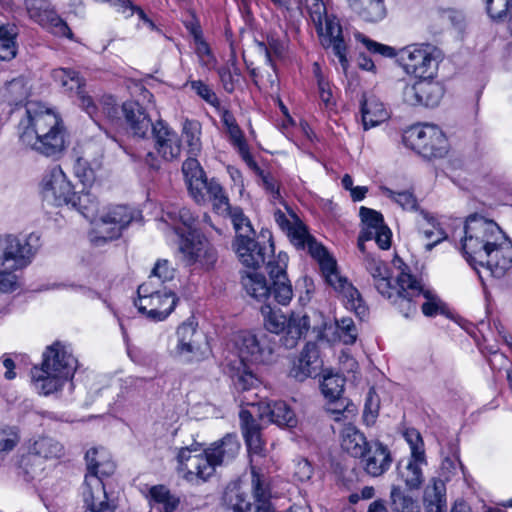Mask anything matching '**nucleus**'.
I'll list each match as a JSON object with an SVG mask.
<instances>
[{
  "label": "nucleus",
  "mask_w": 512,
  "mask_h": 512,
  "mask_svg": "<svg viewBox=\"0 0 512 512\" xmlns=\"http://www.w3.org/2000/svg\"><path fill=\"white\" fill-rule=\"evenodd\" d=\"M21 143L49 158H59L67 148V133L62 119L38 102H29L18 123Z\"/></svg>",
  "instance_id": "f257e3e1"
},
{
  "label": "nucleus",
  "mask_w": 512,
  "mask_h": 512,
  "mask_svg": "<svg viewBox=\"0 0 512 512\" xmlns=\"http://www.w3.org/2000/svg\"><path fill=\"white\" fill-rule=\"evenodd\" d=\"M79 211L93 223L90 237L96 245L119 238L139 215L127 205H111L100 210L97 200L88 193L79 197Z\"/></svg>",
  "instance_id": "f03ea898"
},
{
  "label": "nucleus",
  "mask_w": 512,
  "mask_h": 512,
  "mask_svg": "<svg viewBox=\"0 0 512 512\" xmlns=\"http://www.w3.org/2000/svg\"><path fill=\"white\" fill-rule=\"evenodd\" d=\"M77 369V359L70 345L56 341L43 353L42 366L33 367L31 377L35 389L43 395L57 392L71 379Z\"/></svg>",
  "instance_id": "7ed1b4c3"
},
{
  "label": "nucleus",
  "mask_w": 512,
  "mask_h": 512,
  "mask_svg": "<svg viewBox=\"0 0 512 512\" xmlns=\"http://www.w3.org/2000/svg\"><path fill=\"white\" fill-rule=\"evenodd\" d=\"M38 236L25 238L7 234L0 236V292L13 293L20 288L17 271L28 267L38 250Z\"/></svg>",
  "instance_id": "20e7f679"
},
{
  "label": "nucleus",
  "mask_w": 512,
  "mask_h": 512,
  "mask_svg": "<svg viewBox=\"0 0 512 512\" xmlns=\"http://www.w3.org/2000/svg\"><path fill=\"white\" fill-rule=\"evenodd\" d=\"M300 239V244L293 245L297 249H307L308 253L319 262L327 282L343 295L346 308L353 310L361 319L364 318L367 315V307L364 305L359 291L338 274L336 262L330 257L326 248L318 243L315 238L308 233L306 228L304 229V235L301 236Z\"/></svg>",
  "instance_id": "39448f33"
},
{
  "label": "nucleus",
  "mask_w": 512,
  "mask_h": 512,
  "mask_svg": "<svg viewBox=\"0 0 512 512\" xmlns=\"http://www.w3.org/2000/svg\"><path fill=\"white\" fill-rule=\"evenodd\" d=\"M462 251L466 260L477 270L486 254L502 240L505 234L492 220L479 215H471L464 226Z\"/></svg>",
  "instance_id": "423d86ee"
},
{
  "label": "nucleus",
  "mask_w": 512,
  "mask_h": 512,
  "mask_svg": "<svg viewBox=\"0 0 512 512\" xmlns=\"http://www.w3.org/2000/svg\"><path fill=\"white\" fill-rule=\"evenodd\" d=\"M310 17L315 25L320 44L325 50L337 57L344 70L348 67L347 44L343 37L342 27L334 15L327 13L323 0H306Z\"/></svg>",
  "instance_id": "0eeeda50"
},
{
  "label": "nucleus",
  "mask_w": 512,
  "mask_h": 512,
  "mask_svg": "<svg viewBox=\"0 0 512 512\" xmlns=\"http://www.w3.org/2000/svg\"><path fill=\"white\" fill-rule=\"evenodd\" d=\"M264 327L271 333L279 334L285 332L281 341L287 349L296 347L299 340L309 330L310 323L307 315L291 313L287 318L281 310L274 309L270 305L261 307Z\"/></svg>",
  "instance_id": "6e6552de"
},
{
  "label": "nucleus",
  "mask_w": 512,
  "mask_h": 512,
  "mask_svg": "<svg viewBox=\"0 0 512 512\" xmlns=\"http://www.w3.org/2000/svg\"><path fill=\"white\" fill-rule=\"evenodd\" d=\"M138 297L134 304L138 311L155 321H163L174 310L178 298L167 287L152 286V282H144L137 289Z\"/></svg>",
  "instance_id": "1a4fd4ad"
},
{
  "label": "nucleus",
  "mask_w": 512,
  "mask_h": 512,
  "mask_svg": "<svg viewBox=\"0 0 512 512\" xmlns=\"http://www.w3.org/2000/svg\"><path fill=\"white\" fill-rule=\"evenodd\" d=\"M403 141L424 158H442L447 153V139L436 125L424 124L410 127L403 135Z\"/></svg>",
  "instance_id": "9d476101"
},
{
  "label": "nucleus",
  "mask_w": 512,
  "mask_h": 512,
  "mask_svg": "<svg viewBox=\"0 0 512 512\" xmlns=\"http://www.w3.org/2000/svg\"><path fill=\"white\" fill-rule=\"evenodd\" d=\"M400 59L407 73L416 78H433L442 60V53L429 43L413 44L401 50Z\"/></svg>",
  "instance_id": "9b49d317"
},
{
  "label": "nucleus",
  "mask_w": 512,
  "mask_h": 512,
  "mask_svg": "<svg viewBox=\"0 0 512 512\" xmlns=\"http://www.w3.org/2000/svg\"><path fill=\"white\" fill-rule=\"evenodd\" d=\"M398 284L400 286V307L404 304L409 305L411 312L417 311V299L423 296L425 302L421 305L422 312L427 317H433L437 314H443L445 311L444 303L430 290L416 280L411 274L402 272L398 276Z\"/></svg>",
  "instance_id": "f8f14e48"
},
{
  "label": "nucleus",
  "mask_w": 512,
  "mask_h": 512,
  "mask_svg": "<svg viewBox=\"0 0 512 512\" xmlns=\"http://www.w3.org/2000/svg\"><path fill=\"white\" fill-rule=\"evenodd\" d=\"M235 346L242 365L269 364L275 360L276 341L267 334L255 335L242 332L238 335Z\"/></svg>",
  "instance_id": "ddd939ff"
},
{
  "label": "nucleus",
  "mask_w": 512,
  "mask_h": 512,
  "mask_svg": "<svg viewBox=\"0 0 512 512\" xmlns=\"http://www.w3.org/2000/svg\"><path fill=\"white\" fill-rule=\"evenodd\" d=\"M64 453V445L60 441L50 436H39L30 441L28 453L22 457L20 467L29 479H34L44 470L39 459H59Z\"/></svg>",
  "instance_id": "4468645a"
},
{
  "label": "nucleus",
  "mask_w": 512,
  "mask_h": 512,
  "mask_svg": "<svg viewBox=\"0 0 512 512\" xmlns=\"http://www.w3.org/2000/svg\"><path fill=\"white\" fill-rule=\"evenodd\" d=\"M176 233L181 236L179 250L183 256V260L187 265L197 266L202 269L209 270L214 267L218 259L216 249L212 244L198 232H190L189 236H184L175 229Z\"/></svg>",
  "instance_id": "2eb2a0df"
},
{
  "label": "nucleus",
  "mask_w": 512,
  "mask_h": 512,
  "mask_svg": "<svg viewBox=\"0 0 512 512\" xmlns=\"http://www.w3.org/2000/svg\"><path fill=\"white\" fill-rule=\"evenodd\" d=\"M41 193L48 203L61 206L72 204L79 207V197L74 191V186L67 178L61 167H52L43 177L41 182Z\"/></svg>",
  "instance_id": "dca6fc26"
},
{
  "label": "nucleus",
  "mask_w": 512,
  "mask_h": 512,
  "mask_svg": "<svg viewBox=\"0 0 512 512\" xmlns=\"http://www.w3.org/2000/svg\"><path fill=\"white\" fill-rule=\"evenodd\" d=\"M177 460L179 469L185 473L187 480H193L196 477L206 481L214 474L215 468L218 466L211 453L207 449L202 451L198 444L181 448Z\"/></svg>",
  "instance_id": "f3484780"
},
{
  "label": "nucleus",
  "mask_w": 512,
  "mask_h": 512,
  "mask_svg": "<svg viewBox=\"0 0 512 512\" xmlns=\"http://www.w3.org/2000/svg\"><path fill=\"white\" fill-rule=\"evenodd\" d=\"M233 248L239 261L247 268L257 269L262 264L274 261V245L271 239L256 241L249 235L235 237Z\"/></svg>",
  "instance_id": "a211bd4d"
},
{
  "label": "nucleus",
  "mask_w": 512,
  "mask_h": 512,
  "mask_svg": "<svg viewBox=\"0 0 512 512\" xmlns=\"http://www.w3.org/2000/svg\"><path fill=\"white\" fill-rule=\"evenodd\" d=\"M27 13L34 22L56 36L72 39L73 33L67 23L57 14L49 0H25Z\"/></svg>",
  "instance_id": "6ab92c4d"
},
{
  "label": "nucleus",
  "mask_w": 512,
  "mask_h": 512,
  "mask_svg": "<svg viewBox=\"0 0 512 512\" xmlns=\"http://www.w3.org/2000/svg\"><path fill=\"white\" fill-rule=\"evenodd\" d=\"M53 80L65 91L75 92L79 107L90 117L99 114L94 98L85 90V80L71 68H57L51 73Z\"/></svg>",
  "instance_id": "aec40b11"
},
{
  "label": "nucleus",
  "mask_w": 512,
  "mask_h": 512,
  "mask_svg": "<svg viewBox=\"0 0 512 512\" xmlns=\"http://www.w3.org/2000/svg\"><path fill=\"white\" fill-rule=\"evenodd\" d=\"M287 262L286 253H279L276 260L268 262V274L272 282L270 294L283 306L288 305L293 298L292 285L286 274Z\"/></svg>",
  "instance_id": "412c9836"
},
{
  "label": "nucleus",
  "mask_w": 512,
  "mask_h": 512,
  "mask_svg": "<svg viewBox=\"0 0 512 512\" xmlns=\"http://www.w3.org/2000/svg\"><path fill=\"white\" fill-rule=\"evenodd\" d=\"M495 278L504 277L512 270V242L504 234L478 265Z\"/></svg>",
  "instance_id": "4be33fe9"
},
{
  "label": "nucleus",
  "mask_w": 512,
  "mask_h": 512,
  "mask_svg": "<svg viewBox=\"0 0 512 512\" xmlns=\"http://www.w3.org/2000/svg\"><path fill=\"white\" fill-rule=\"evenodd\" d=\"M157 153L165 161H173L181 154V140L178 134L164 121L158 120L152 128Z\"/></svg>",
  "instance_id": "5701e85b"
},
{
  "label": "nucleus",
  "mask_w": 512,
  "mask_h": 512,
  "mask_svg": "<svg viewBox=\"0 0 512 512\" xmlns=\"http://www.w3.org/2000/svg\"><path fill=\"white\" fill-rule=\"evenodd\" d=\"M363 263L366 271L374 280L375 288L383 297L392 299L395 294H400L398 280L396 285L392 284L390 271L385 262L372 254H365Z\"/></svg>",
  "instance_id": "b1692460"
},
{
  "label": "nucleus",
  "mask_w": 512,
  "mask_h": 512,
  "mask_svg": "<svg viewBox=\"0 0 512 512\" xmlns=\"http://www.w3.org/2000/svg\"><path fill=\"white\" fill-rule=\"evenodd\" d=\"M321 365L317 344L308 342L299 356L292 361L289 376L297 381H304L317 375Z\"/></svg>",
  "instance_id": "393cba45"
},
{
  "label": "nucleus",
  "mask_w": 512,
  "mask_h": 512,
  "mask_svg": "<svg viewBox=\"0 0 512 512\" xmlns=\"http://www.w3.org/2000/svg\"><path fill=\"white\" fill-rule=\"evenodd\" d=\"M82 495L90 512H115V506L108 501L102 479L93 475L85 476Z\"/></svg>",
  "instance_id": "a878e982"
},
{
  "label": "nucleus",
  "mask_w": 512,
  "mask_h": 512,
  "mask_svg": "<svg viewBox=\"0 0 512 512\" xmlns=\"http://www.w3.org/2000/svg\"><path fill=\"white\" fill-rule=\"evenodd\" d=\"M359 458H361V464L365 472L372 477L383 475L392 462L389 449L380 442L370 443L367 450Z\"/></svg>",
  "instance_id": "bb28decb"
},
{
  "label": "nucleus",
  "mask_w": 512,
  "mask_h": 512,
  "mask_svg": "<svg viewBox=\"0 0 512 512\" xmlns=\"http://www.w3.org/2000/svg\"><path fill=\"white\" fill-rule=\"evenodd\" d=\"M176 353L187 360L194 359L201 350L203 334L192 322H184L177 329Z\"/></svg>",
  "instance_id": "cd10ccee"
},
{
  "label": "nucleus",
  "mask_w": 512,
  "mask_h": 512,
  "mask_svg": "<svg viewBox=\"0 0 512 512\" xmlns=\"http://www.w3.org/2000/svg\"><path fill=\"white\" fill-rule=\"evenodd\" d=\"M182 171L188 185L189 192L197 203L205 202L203 187L207 178L199 162L195 158H188L182 165Z\"/></svg>",
  "instance_id": "c85d7f7f"
},
{
  "label": "nucleus",
  "mask_w": 512,
  "mask_h": 512,
  "mask_svg": "<svg viewBox=\"0 0 512 512\" xmlns=\"http://www.w3.org/2000/svg\"><path fill=\"white\" fill-rule=\"evenodd\" d=\"M122 112L135 136L143 138L150 129L152 130L154 124L139 103L133 101L123 103Z\"/></svg>",
  "instance_id": "c756f323"
},
{
  "label": "nucleus",
  "mask_w": 512,
  "mask_h": 512,
  "mask_svg": "<svg viewBox=\"0 0 512 512\" xmlns=\"http://www.w3.org/2000/svg\"><path fill=\"white\" fill-rule=\"evenodd\" d=\"M221 121L229 135L230 142L238 150L242 159L248 165H255L252 156L249 152L243 131L237 124L234 115L227 109L221 111Z\"/></svg>",
  "instance_id": "7c9ffc66"
},
{
  "label": "nucleus",
  "mask_w": 512,
  "mask_h": 512,
  "mask_svg": "<svg viewBox=\"0 0 512 512\" xmlns=\"http://www.w3.org/2000/svg\"><path fill=\"white\" fill-rule=\"evenodd\" d=\"M427 465L426 458L409 457L397 465V475L410 490L418 489L424 481L422 467Z\"/></svg>",
  "instance_id": "2f4dec72"
},
{
  "label": "nucleus",
  "mask_w": 512,
  "mask_h": 512,
  "mask_svg": "<svg viewBox=\"0 0 512 512\" xmlns=\"http://www.w3.org/2000/svg\"><path fill=\"white\" fill-rule=\"evenodd\" d=\"M87 474L85 476H95L100 479L110 476L115 471V464L110 460L108 453L103 448H91L85 455Z\"/></svg>",
  "instance_id": "473e14b6"
},
{
  "label": "nucleus",
  "mask_w": 512,
  "mask_h": 512,
  "mask_svg": "<svg viewBox=\"0 0 512 512\" xmlns=\"http://www.w3.org/2000/svg\"><path fill=\"white\" fill-rule=\"evenodd\" d=\"M417 225L419 233L428 241L425 245L427 251L432 250L438 243L447 238L436 219L425 210L419 211Z\"/></svg>",
  "instance_id": "72a5a7b5"
},
{
  "label": "nucleus",
  "mask_w": 512,
  "mask_h": 512,
  "mask_svg": "<svg viewBox=\"0 0 512 512\" xmlns=\"http://www.w3.org/2000/svg\"><path fill=\"white\" fill-rule=\"evenodd\" d=\"M285 208L287 213L280 209L275 210L274 220L279 228L286 233L292 244H300V238L304 235L306 227L290 208L287 206Z\"/></svg>",
  "instance_id": "f704fd0d"
},
{
  "label": "nucleus",
  "mask_w": 512,
  "mask_h": 512,
  "mask_svg": "<svg viewBox=\"0 0 512 512\" xmlns=\"http://www.w3.org/2000/svg\"><path fill=\"white\" fill-rule=\"evenodd\" d=\"M207 450L217 465L227 464L238 455L240 443L235 434L228 433L222 439L212 443Z\"/></svg>",
  "instance_id": "c9c22d12"
},
{
  "label": "nucleus",
  "mask_w": 512,
  "mask_h": 512,
  "mask_svg": "<svg viewBox=\"0 0 512 512\" xmlns=\"http://www.w3.org/2000/svg\"><path fill=\"white\" fill-rule=\"evenodd\" d=\"M362 123L365 130L373 128L388 119L389 114L383 103L374 96L363 97L361 103Z\"/></svg>",
  "instance_id": "e433bc0d"
},
{
  "label": "nucleus",
  "mask_w": 512,
  "mask_h": 512,
  "mask_svg": "<svg viewBox=\"0 0 512 512\" xmlns=\"http://www.w3.org/2000/svg\"><path fill=\"white\" fill-rule=\"evenodd\" d=\"M260 415L279 426L295 427L297 424L294 411L284 401L267 403Z\"/></svg>",
  "instance_id": "4c0bfd02"
},
{
  "label": "nucleus",
  "mask_w": 512,
  "mask_h": 512,
  "mask_svg": "<svg viewBox=\"0 0 512 512\" xmlns=\"http://www.w3.org/2000/svg\"><path fill=\"white\" fill-rule=\"evenodd\" d=\"M446 488L441 479H433L424 492L426 512H446Z\"/></svg>",
  "instance_id": "58836bf2"
},
{
  "label": "nucleus",
  "mask_w": 512,
  "mask_h": 512,
  "mask_svg": "<svg viewBox=\"0 0 512 512\" xmlns=\"http://www.w3.org/2000/svg\"><path fill=\"white\" fill-rule=\"evenodd\" d=\"M349 6L362 19L368 22H377L386 15L383 0H347Z\"/></svg>",
  "instance_id": "ea45409f"
},
{
  "label": "nucleus",
  "mask_w": 512,
  "mask_h": 512,
  "mask_svg": "<svg viewBox=\"0 0 512 512\" xmlns=\"http://www.w3.org/2000/svg\"><path fill=\"white\" fill-rule=\"evenodd\" d=\"M149 501L152 507L160 512H174L180 499L164 485H155L149 489Z\"/></svg>",
  "instance_id": "a19ab883"
},
{
  "label": "nucleus",
  "mask_w": 512,
  "mask_h": 512,
  "mask_svg": "<svg viewBox=\"0 0 512 512\" xmlns=\"http://www.w3.org/2000/svg\"><path fill=\"white\" fill-rule=\"evenodd\" d=\"M370 443L366 441L363 433L355 426L347 425L342 430V448L353 457H360L367 450Z\"/></svg>",
  "instance_id": "79ce46f5"
},
{
  "label": "nucleus",
  "mask_w": 512,
  "mask_h": 512,
  "mask_svg": "<svg viewBox=\"0 0 512 512\" xmlns=\"http://www.w3.org/2000/svg\"><path fill=\"white\" fill-rule=\"evenodd\" d=\"M417 81L420 105L426 107L437 106L444 95L443 86L439 82L434 81L433 78L428 77L418 78Z\"/></svg>",
  "instance_id": "37998d69"
},
{
  "label": "nucleus",
  "mask_w": 512,
  "mask_h": 512,
  "mask_svg": "<svg viewBox=\"0 0 512 512\" xmlns=\"http://www.w3.org/2000/svg\"><path fill=\"white\" fill-rule=\"evenodd\" d=\"M182 138L192 155H197L202 148V126L198 120L185 119L182 123Z\"/></svg>",
  "instance_id": "c03bdc74"
},
{
  "label": "nucleus",
  "mask_w": 512,
  "mask_h": 512,
  "mask_svg": "<svg viewBox=\"0 0 512 512\" xmlns=\"http://www.w3.org/2000/svg\"><path fill=\"white\" fill-rule=\"evenodd\" d=\"M389 499L392 512H420V505L417 500L407 494L400 486L392 485Z\"/></svg>",
  "instance_id": "a18cd8bd"
},
{
  "label": "nucleus",
  "mask_w": 512,
  "mask_h": 512,
  "mask_svg": "<svg viewBox=\"0 0 512 512\" xmlns=\"http://www.w3.org/2000/svg\"><path fill=\"white\" fill-rule=\"evenodd\" d=\"M29 93L27 81L24 77H17L7 82L0 90V95L8 104L17 105L24 101Z\"/></svg>",
  "instance_id": "49530a36"
},
{
  "label": "nucleus",
  "mask_w": 512,
  "mask_h": 512,
  "mask_svg": "<svg viewBox=\"0 0 512 512\" xmlns=\"http://www.w3.org/2000/svg\"><path fill=\"white\" fill-rule=\"evenodd\" d=\"M242 285L246 292L257 300H264L270 295V286L263 275L246 273L242 276Z\"/></svg>",
  "instance_id": "de8ad7c7"
},
{
  "label": "nucleus",
  "mask_w": 512,
  "mask_h": 512,
  "mask_svg": "<svg viewBox=\"0 0 512 512\" xmlns=\"http://www.w3.org/2000/svg\"><path fill=\"white\" fill-rule=\"evenodd\" d=\"M252 489L254 493V497L259 505L256 508V512H274L271 507V504L268 502L269 497V489L263 478V475L260 472L252 467Z\"/></svg>",
  "instance_id": "09e8293b"
},
{
  "label": "nucleus",
  "mask_w": 512,
  "mask_h": 512,
  "mask_svg": "<svg viewBox=\"0 0 512 512\" xmlns=\"http://www.w3.org/2000/svg\"><path fill=\"white\" fill-rule=\"evenodd\" d=\"M94 103L98 108L99 114L91 118L98 125H100L99 121L102 118L107 119L109 122H115L120 119V112H122V108L120 109L113 96L107 94L102 95L101 97L94 99Z\"/></svg>",
  "instance_id": "8fccbe9b"
},
{
  "label": "nucleus",
  "mask_w": 512,
  "mask_h": 512,
  "mask_svg": "<svg viewBox=\"0 0 512 512\" xmlns=\"http://www.w3.org/2000/svg\"><path fill=\"white\" fill-rule=\"evenodd\" d=\"M345 379L338 373L326 371L320 384L322 394L330 401L339 400L344 391Z\"/></svg>",
  "instance_id": "3c124183"
},
{
  "label": "nucleus",
  "mask_w": 512,
  "mask_h": 512,
  "mask_svg": "<svg viewBox=\"0 0 512 512\" xmlns=\"http://www.w3.org/2000/svg\"><path fill=\"white\" fill-rule=\"evenodd\" d=\"M384 196L396 203L404 211L419 212V203L412 190L395 191L388 187H381Z\"/></svg>",
  "instance_id": "603ef678"
},
{
  "label": "nucleus",
  "mask_w": 512,
  "mask_h": 512,
  "mask_svg": "<svg viewBox=\"0 0 512 512\" xmlns=\"http://www.w3.org/2000/svg\"><path fill=\"white\" fill-rule=\"evenodd\" d=\"M223 500L226 507L233 512H248L251 509L247 494L237 485L226 488Z\"/></svg>",
  "instance_id": "864d4df0"
},
{
  "label": "nucleus",
  "mask_w": 512,
  "mask_h": 512,
  "mask_svg": "<svg viewBox=\"0 0 512 512\" xmlns=\"http://www.w3.org/2000/svg\"><path fill=\"white\" fill-rule=\"evenodd\" d=\"M17 33L14 28L0 25V60L10 61L17 55Z\"/></svg>",
  "instance_id": "5fc2aeb1"
},
{
  "label": "nucleus",
  "mask_w": 512,
  "mask_h": 512,
  "mask_svg": "<svg viewBox=\"0 0 512 512\" xmlns=\"http://www.w3.org/2000/svg\"><path fill=\"white\" fill-rule=\"evenodd\" d=\"M334 334L332 341L339 340L345 345H352L357 340L358 330L351 318L343 317L335 320Z\"/></svg>",
  "instance_id": "6e6d98bb"
},
{
  "label": "nucleus",
  "mask_w": 512,
  "mask_h": 512,
  "mask_svg": "<svg viewBox=\"0 0 512 512\" xmlns=\"http://www.w3.org/2000/svg\"><path fill=\"white\" fill-rule=\"evenodd\" d=\"M174 276L175 269L171 266L169 261L158 260L145 282H152V286L163 288L166 287V282L174 279Z\"/></svg>",
  "instance_id": "4d7b16f0"
},
{
  "label": "nucleus",
  "mask_w": 512,
  "mask_h": 512,
  "mask_svg": "<svg viewBox=\"0 0 512 512\" xmlns=\"http://www.w3.org/2000/svg\"><path fill=\"white\" fill-rule=\"evenodd\" d=\"M243 436L251 456V468L254 467L256 469V467L253 465L255 457L264 456V444L261 439L260 428L252 427L250 431L244 432Z\"/></svg>",
  "instance_id": "13d9d810"
},
{
  "label": "nucleus",
  "mask_w": 512,
  "mask_h": 512,
  "mask_svg": "<svg viewBox=\"0 0 512 512\" xmlns=\"http://www.w3.org/2000/svg\"><path fill=\"white\" fill-rule=\"evenodd\" d=\"M486 12L495 21H505L512 14V0H485Z\"/></svg>",
  "instance_id": "bf43d9fd"
},
{
  "label": "nucleus",
  "mask_w": 512,
  "mask_h": 512,
  "mask_svg": "<svg viewBox=\"0 0 512 512\" xmlns=\"http://www.w3.org/2000/svg\"><path fill=\"white\" fill-rule=\"evenodd\" d=\"M227 215H229L231 218L234 229L236 231V237H240L241 235L251 236L254 234L251 223L249 219L244 215L242 209L239 207H234Z\"/></svg>",
  "instance_id": "052dcab7"
},
{
  "label": "nucleus",
  "mask_w": 512,
  "mask_h": 512,
  "mask_svg": "<svg viewBox=\"0 0 512 512\" xmlns=\"http://www.w3.org/2000/svg\"><path fill=\"white\" fill-rule=\"evenodd\" d=\"M20 440L16 427L0 426V453L12 451Z\"/></svg>",
  "instance_id": "680f3d73"
},
{
  "label": "nucleus",
  "mask_w": 512,
  "mask_h": 512,
  "mask_svg": "<svg viewBox=\"0 0 512 512\" xmlns=\"http://www.w3.org/2000/svg\"><path fill=\"white\" fill-rule=\"evenodd\" d=\"M404 438L411 450L410 457H417L420 460L426 458L423 439L416 429H407Z\"/></svg>",
  "instance_id": "e2e57ef3"
},
{
  "label": "nucleus",
  "mask_w": 512,
  "mask_h": 512,
  "mask_svg": "<svg viewBox=\"0 0 512 512\" xmlns=\"http://www.w3.org/2000/svg\"><path fill=\"white\" fill-rule=\"evenodd\" d=\"M314 75L317 79V85L319 90V96L321 101L326 105L330 106L333 103V95L329 81L323 76L321 69L317 63L314 64Z\"/></svg>",
  "instance_id": "0e129e2a"
},
{
  "label": "nucleus",
  "mask_w": 512,
  "mask_h": 512,
  "mask_svg": "<svg viewBox=\"0 0 512 512\" xmlns=\"http://www.w3.org/2000/svg\"><path fill=\"white\" fill-rule=\"evenodd\" d=\"M356 38H357V40H359L360 42H362L365 45V47L367 48L368 51H370L374 54H379L384 57L395 56L394 48H392L390 46L375 42L362 34L356 35Z\"/></svg>",
  "instance_id": "69168bd1"
},
{
  "label": "nucleus",
  "mask_w": 512,
  "mask_h": 512,
  "mask_svg": "<svg viewBox=\"0 0 512 512\" xmlns=\"http://www.w3.org/2000/svg\"><path fill=\"white\" fill-rule=\"evenodd\" d=\"M239 76V69L235 66H233V68L222 67L219 70V77L223 87L229 93H232L235 90V84L239 81Z\"/></svg>",
  "instance_id": "338daca9"
},
{
  "label": "nucleus",
  "mask_w": 512,
  "mask_h": 512,
  "mask_svg": "<svg viewBox=\"0 0 512 512\" xmlns=\"http://www.w3.org/2000/svg\"><path fill=\"white\" fill-rule=\"evenodd\" d=\"M359 214L366 227L379 229L384 225L382 214L376 210L362 206L359 210Z\"/></svg>",
  "instance_id": "774afa93"
}]
</instances>
